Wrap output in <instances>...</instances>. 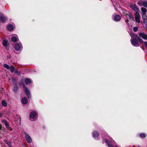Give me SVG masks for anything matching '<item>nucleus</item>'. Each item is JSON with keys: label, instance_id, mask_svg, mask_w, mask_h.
I'll use <instances>...</instances> for the list:
<instances>
[{"label": "nucleus", "instance_id": "nucleus-15", "mask_svg": "<svg viewBox=\"0 0 147 147\" xmlns=\"http://www.w3.org/2000/svg\"><path fill=\"white\" fill-rule=\"evenodd\" d=\"M2 122L5 125L6 127L7 128H9V125L8 124L7 122L4 119L3 120Z\"/></svg>", "mask_w": 147, "mask_h": 147}, {"label": "nucleus", "instance_id": "nucleus-33", "mask_svg": "<svg viewBox=\"0 0 147 147\" xmlns=\"http://www.w3.org/2000/svg\"><path fill=\"white\" fill-rule=\"evenodd\" d=\"M144 44L146 47L147 48V42H144Z\"/></svg>", "mask_w": 147, "mask_h": 147}, {"label": "nucleus", "instance_id": "nucleus-2", "mask_svg": "<svg viewBox=\"0 0 147 147\" xmlns=\"http://www.w3.org/2000/svg\"><path fill=\"white\" fill-rule=\"evenodd\" d=\"M20 85L22 86L24 88V90L26 94L27 95V96L28 98L30 97V95L29 91L28 89L26 87L23 82H22L20 84Z\"/></svg>", "mask_w": 147, "mask_h": 147}, {"label": "nucleus", "instance_id": "nucleus-4", "mask_svg": "<svg viewBox=\"0 0 147 147\" xmlns=\"http://www.w3.org/2000/svg\"><path fill=\"white\" fill-rule=\"evenodd\" d=\"M140 14L138 12H136L135 14V19L136 22L140 23Z\"/></svg>", "mask_w": 147, "mask_h": 147}, {"label": "nucleus", "instance_id": "nucleus-20", "mask_svg": "<svg viewBox=\"0 0 147 147\" xmlns=\"http://www.w3.org/2000/svg\"><path fill=\"white\" fill-rule=\"evenodd\" d=\"M92 134L93 137H97L98 136V134L97 131H94L92 132Z\"/></svg>", "mask_w": 147, "mask_h": 147}, {"label": "nucleus", "instance_id": "nucleus-24", "mask_svg": "<svg viewBox=\"0 0 147 147\" xmlns=\"http://www.w3.org/2000/svg\"><path fill=\"white\" fill-rule=\"evenodd\" d=\"M142 18L143 21V23L144 24H147V19L144 18V16H142Z\"/></svg>", "mask_w": 147, "mask_h": 147}, {"label": "nucleus", "instance_id": "nucleus-30", "mask_svg": "<svg viewBox=\"0 0 147 147\" xmlns=\"http://www.w3.org/2000/svg\"><path fill=\"white\" fill-rule=\"evenodd\" d=\"M107 144L109 147H113V145L111 144V142L108 143Z\"/></svg>", "mask_w": 147, "mask_h": 147}, {"label": "nucleus", "instance_id": "nucleus-23", "mask_svg": "<svg viewBox=\"0 0 147 147\" xmlns=\"http://www.w3.org/2000/svg\"><path fill=\"white\" fill-rule=\"evenodd\" d=\"M7 28L9 30L11 31L13 30V27L12 25L10 24L7 26Z\"/></svg>", "mask_w": 147, "mask_h": 147}, {"label": "nucleus", "instance_id": "nucleus-18", "mask_svg": "<svg viewBox=\"0 0 147 147\" xmlns=\"http://www.w3.org/2000/svg\"><path fill=\"white\" fill-rule=\"evenodd\" d=\"M127 14L128 15L129 19L131 21H132L133 20H134V18L133 17L132 14L131 13L129 12Z\"/></svg>", "mask_w": 147, "mask_h": 147}, {"label": "nucleus", "instance_id": "nucleus-6", "mask_svg": "<svg viewBox=\"0 0 147 147\" xmlns=\"http://www.w3.org/2000/svg\"><path fill=\"white\" fill-rule=\"evenodd\" d=\"M22 48V45L21 43H18L16 44L15 46V48L16 50L17 51H19Z\"/></svg>", "mask_w": 147, "mask_h": 147}, {"label": "nucleus", "instance_id": "nucleus-37", "mask_svg": "<svg viewBox=\"0 0 147 147\" xmlns=\"http://www.w3.org/2000/svg\"><path fill=\"white\" fill-rule=\"evenodd\" d=\"M3 88H1V92L2 91H3Z\"/></svg>", "mask_w": 147, "mask_h": 147}, {"label": "nucleus", "instance_id": "nucleus-27", "mask_svg": "<svg viewBox=\"0 0 147 147\" xmlns=\"http://www.w3.org/2000/svg\"><path fill=\"white\" fill-rule=\"evenodd\" d=\"M3 66L4 67L6 68L7 69H10L11 68V66H9L7 64H4Z\"/></svg>", "mask_w": 147, "mask_h": 147}, {"label": "nucleus", "instance_id": "nucleus-5", "mask_svg": "<svg viewBox=\"0 0 147 147\" xmlns=\"http://www.w3.org/2000/svg\"><path fill=\"white\" fill-rule=\"evenodd\" d=\"M24 134L26 140L28 143H30L31 142L32 140L30 136L26 132H24Z\"/></svg>", "mask_w": 147, "mask_h": 147}, {"label": "nucleus", "instance_id": "nucleus-28", "mask_svg": "<svg viewBox=\"0 0 147 147\" xmlns=\"http://www.w3.org/2000/svg\"><path fill=\"white\" fill-rule=\"evenodd\" d=\"M18 87L17 86H15L14 87L13 90V91L14 92H16L18 90Z\"/></svg>", "mask_w": 147, "mask_h": 147}, {"label": "nucleus", "instance_id": "nucleus-11", "mask_svg": "<svg viewBox=\"0 0 147 147\" xmlns=\"http://www.w3.org/2000/svg\"><path fill=\"white\" fill-rule=\"evenodd\" d=\"M141 11L143 13L142 16L146 15V12L147 11V9L144 7H142L141 8Z\"/></svg>", "mask_w": 147, "mask_h": 147}, {"label": "nucleus", "instance_id": "nucleus-19", "mask_svg": "<svg viewBox=\"0 0 147 147\" xmlns=\"http://www.w3.org/2000/svg\"><path fill=\"white\" fill-rule=\"evenodd\" d=\"M3 44L4 46L6 47L8 45V42L7 40H3Z\"/></svg>", "mask_w": 147, "mask_h": 147}, {"label": "nucleus", "instance_id": "nucleus-9", "mask_svg": "<svg viewBox=\"0 0 147 147\" xmlns=\"http://www.w3.org/2000/svg\"><path fill=\"white\" fill-rule=\"evenodd\" d=\"M36 117V112L33 111L31 112L30 115V117L31 118L33 119Z\"/></svg>", "mask_w": 147, "mask_h": 147}, {"label": "nucleus", "instance_id": "nucleus-39", "mask_svg": "<svg viewBox=\"0 0 147 147\" xmlns=\"http://www.w3.org/2000/svg\"><path fill=\"white\" fill-rule=\"evenodd\" d=\"M144 17H146L147 18V15L146 16L144 15Z\"/></svg>", "mask_w": 147, "mask_h": 147}, {"label": "nucleus", "instance_id": "nucleus-25", "mask_svg": "<svg viewBox=\"0 0 147 147\" xmlns=\"http://www.w3.org/2000/svg\"><path fill=\"white\" fill-rule=\"evenodd\" d=\"M143 6L147 8V1H145L143 2L142 3Z\"/></svg>", "mask_w": 147, "mask_h": 147}, {"label": "nucleus", "instance_id": "nucleus-35", "mask_svg": "<svg viewBox=\"0 0 147 147\" xmlns=\"http://www.w3.org/2000/svg\"><path fill=\"white\" fill-rule=\"evenodd\" d=\"M14 71H15V73H17L18 72V70L16 69H15Z\"/></svg>", "mask_w": 147, "mask_h": 147}, {"label": "nucleus", "instance_id": "nucleus-40", "mask_svg": "<svg viewBox=\"0 0 147 147\" xmlns=\"http://www.w3.org/2000/svg\"><path fill=\"white\" fill-rule=\"evenodd\" d=\"M11 79L13 81L14 80V78L13 77L11 78Z\"/></svg>", "mask_w": 147, "mask_h": 147}, {"label": "nucleus", "instance_id": "nucleus-38", "mask_svg": "<svg viewBox=\"0 0 147 147\" xmlns=\"http://www.w3.org/2000/svg\"><path fill=\"white\" fill-rule=\"evenodd\" d=\"M2 115V114L1 113H0V117H1Z\"/></svg>", "mask_w": 147, "mask_h": 147}, {"label": "nucleus", "instance_id": "nucleus-8", "mask_svg": "<svg viewBox=\"0 0 147 147\" xmlns=\"http://www.w3.org/2000/svg\"><path fill=\"white\" fill-rule=\"evenodd\" d=\"M6 20V18L2 13H0V22H5Z\"/></svg>", "mask_w": 147, "mask_h": 147}, {"label": "nucleus", "instance_id": "nucleus-36", "mask_svg": "<svg viewBox=\"0 0 147 147\" xmlns=\"http://www.w3.org/2000/svg\"><path fill=\"white\" fill-rule=\"evenodd\" d=\"M128 21H129L128 20H125V22H126L127 23L128 22Z\"/></svg>", "mask_w": 147, "mask_h": 147}, {"label": "nucleus", "instance_id": "nucleus-34", "mask_svg": "<svg viewBox=\"0 0 147 147\" xmlns=\"http://www.w3.org/2000/svg\"><path fill=\"white\" fill-rule=\"evenodd\" d=\"M5 143L6 144H8V142L7 141V140H5L4 141Z\"/></svg>", "mask_w": 147, "mask_h": 147}, {"label": "nucleus", "instance_id": "nucleus-42", "mask_svg": "<svg viewBox=\"0 0 147 147\" xmlns=\"http://www.w3.org/2000/svg\"><path fill=\"white\" fill-rule=\"evenodd\" d=\"M10 80V78H9V80Z\"/></svg>", "mask_w": 147, "mask_h": 147}, {"label": "nucleus", "instance_id": "nucleus-10", "mask_svg": "<svg viewBox=\"0 0 147 147\" xmlns=\"http://www.w3.org/2000/svg\"><path fill=\"white\" fill-rule=\"evenodd\" d=\"M121 19V17L119 15H116L114 18V20L116 22H118Z\"/></svg>", "mask_w": 147, "mask_h": 147}, {"label": "nucleus", "instance_id": "nucleus-26", "mask_svg": "<svg viewBox=\"0 0 147 147\" xmlns=\"http://www.w3.org/2000/svg\"><path fill=\"white\" fill-rule=\"evenodd\" d=\"M10 69V71L11 72H13L15 70V69L13 66L11 65V68Z\"/></svg>", "mask_w": 147, "mask_h": 147}, {"label": "nucleus", "instance_id": "nucleus-32", "mask_svg": "<svg viewBox=\"0 0 147 147\" xmlns=\"http://www.w3.org/2000/svg\"><path fill=\"white\" fill-rule=\"evenodd\" d=\"M139 5H140V6H142V3L141 2H138L137 3Z\"/></svg>", "mask_w": 147, "mask_h": 147}, {"label": "nucleus", "instance_id": "nucleus-3", "mask_svg": "<svg viewBox=\"0 0 147 147\" xmlns=\"http://www.w3.org/2000/svg\"><path fill=\"white\" fill-rule=\"evenodd\" d=\"M139 37L140 38H142L143 39L147 40V34L142 32L141 31L139 33Z\"/></svg>", "mask_w": 147, "mask_h": 147}, {"label": "nucleus", "instance_id": "nucleus-17", "mask_svg": "<svg viewBox=\"0 0 147 147\" xmlns=\"http://www.w3.org/2000/svg\"><path fill=\"white\" fill-rule=\"evenodd\" d=\"M25 82L27 84H29L31 83L32 81L31 80L28 78H26L25 80Z\"/></svg>", "mask_w": 147, "mask_h": 147}, {"label": "nucleus", "instance_id": "nucleus-1", "mask_svg": "<svg viewBox=\"0 0 147 147\" xmlns=\"http://www.w3.org/2000/svg\"><path fill=\"white\" fill-rule=\"evenodd\" d=\"M131 43L132 45L136 47H139L140 45L138 42V40L137 38H134L131 40Z\"/></svg>", "mask_w": 147, "mask_h": 147}, {"label": "nucleus", "instance_id": "nucleus-14", "mask_svg": "<svg viewBox=\"0 0 147 147\" xmlns=\"http://www.w3.org/2000/svg\"><path fill=\"white\" fill-rule=\"evenodd\" d=\"M135 36L137 38L138 40V42H139L140 44H142L144 42V41L141 38H140L139 36H138L136 34H135Z\"/></svg>", "mask_w": 147, "mask_h": 147}, {"label": "nucleus", "instance_id": "nucleus-13", "mask_svg": "<svg viewBox=\"0 0 147 147\" xmlns=\"http://www.w3.org/2000/svg\"><path fill=\"white\" fill-rule=\"evenodd\" d=\"M135 36L137 38L138 40V42H139L140 44H142L144 42V41L141 38H140L139 36H138L136 34H135Z\"/></svg>", "mask_w": 147, "mask_h": 147}, {"label": "nucleus", "instance_id": "nucleus-29", "mask_svg": "<svg viewBox=\"0 0 147 147\" xmlns=\"http://www.w3.org/2000/svg\"><path fill=\"white\" fill-rule=\"evenodd\" d=\"M138 30V28L137 27H135L133 28L134 31L136 32H137Z\"/></svg>", "mask_w": 147, "mask_h": 147}, {"label": "nucleus", "instance_id": "nucleus-41", "mask_svg": "<svg viewBox=\"0 0 147 147\" xmlns=\"http://www.w3.org/2000/svg\"><path fill=\"white\" fill-rule=\"evenodd\" d=\"M1 128H2V126H1L0 125V129H1Z\"/></svg>", "mask_w": 147, "mask_h": 147}, {"label": "nucleus", "instance_id": "nucleus-12", "mask_svg": "<svg viewBox=\"0 0 147 147\" xmlns=\"http://www.w3.org/2000/svg\"><path fill=\"white\" fill-rule=\"evenodd\" d=\"M28 99L26 97L23 98L21 100V101L23 104H26L28 103Z\"/></svg>", "mask_w": 147, "mask_h": 147}, {"label": "nucleus", "instance_id": "nucleus-7", "mask_svg": "<svg viewBox=\"0 0 147 147\" xmlns=\"http://www.w3.org/2000/svg\"><path fill=\"white\" fill-rule=\"evenodd\" d=\"M130 7L134 11L138 12L139 11V9L137 6L135 4H132L130 5Z\"/></svg>", "mask_w": 147, "mask_h": 147}, {"label": "nucleus", "instance_id": "nucleus-22", "mask_svg": "<svg viewBox=\"0 0 147 147\" xmlns=\"http://www.w3.org/2000/svg\"><path fill=\"white\" fill-rule=\"evenodd\" d=\"M140 136L142 138H145L146 137V135L144 133H142L140 134Z\"/></svg>", "mask_w": 147, "mask_h": 147}, {"label": "nucleus", "instance_id": "nucleus-31", "mask_svg": "<svg viewBox=\"0 0 147 147\" xmlns=\"http://www.w3.org/2000/svg\"><path fill=\"white\" fill-rule=\"evenodd\" d=\"M105 142L106 143H107V144L109 143L110 142H109L108 140L107 139H105Z\"/></svg>", "mask_w": 147, "mask_h": 147}, {"label": "nucleus", "instance_id": "nucleus-21", "mask_svg": "<svg viewBox=\"0 0 147 147\" xmlns=\"http://www.w3.org/2000/svg\"><path fill=\"white\" fill-rule=\"evenodd\" d=\"M2 105L4 107H5L7 106V102L5 100H3L1 102Z\"/></svg>", "mask_w": 147, "mask_h": 147}, {"label": "nucleus", "instance_id": "nucleus-16", "mask_svg": "<svg viewBox=\"0 0 147 147\" xmlns=\"http://www.w3.org/2000/svg\"><path fill=\"white\" fill-rule=\"evenodd\" d=\"M11 40L13 42H15L18 40V37L17 36H13L11 38Z\"/></svg>", "mask_w": 147, "mask_h": 147}]
</instances>
